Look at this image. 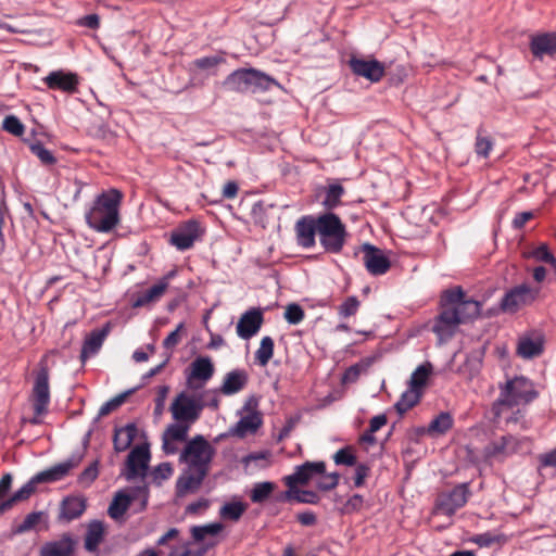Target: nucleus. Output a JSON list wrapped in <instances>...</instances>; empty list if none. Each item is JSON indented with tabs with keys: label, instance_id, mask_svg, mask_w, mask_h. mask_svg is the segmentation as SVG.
<instances>
[{
	"label": "nucleus",
	"instance_id": "obj_25",
	"mask_svg": "<svg viewBox=\"0 0 556 556\" xmlns=\"http://www.w3.org/2000/svg\"><path fill=\"white\" fill-rule=\"evenodd\" d=\"M530 50L535 59L556 55V33H543L531 36Z\"/></svg>",
	"mask_w": 556,
	"mask_h": 556
},
{
	"label": "nucleus",
	"instance_id": "obj_14",
	"mask_svg": "<svg viewBox=\"0 0 556 556\" xmlns=\"http://www.w3.org/2000/svg\"><path fill=\"white\" fill-rule=\"evenodd\" d=\"M470 496L468 483H462L455 486L446 494H442L438 501V509L446 515L452 516L455 511L466 505Z\"/></svg>",
	"mask_w": 556,
	"mask_h": 556
},
{
	"label": "nucleus",
	"instance_id": "obj_54",
	"mask_svg": "<svg viewBox=\"0 0 556 556\" xmlns=\"http://www.w3.org/2000/svg\"><path fill=\"white\" fill-rule=\"evenodd\" d=\"M359 307V301L356 296L352 295L345 299V301L339 306V315L341 317H350L357 313Z\"/></svg>",
	"mask_w": 556,
	"mask_h": 556
},
{
	"label": "nucleus",
	"instance_id": "obj_55",
	"mask_svg": "<svg viewBox=\"0 0 556 556\" xmlns=\"http://www.w3.org/2000/svg\"><path fill=\"white\" fill-rule=\"evenodd\" d=\"M169 392V387L164 384L160 386L156 390V397L154 400V416L160 417L163 415L165 409V401Z\"/></svg>",
	"mask_w": 556,
	"mask_h": 556
},
{
	"label": "nucleus",
	"instance_id": "obj_9",
	"mask_svg": "<svg viewBox=\"0 0 556 556\" xmlns=\"http://www.w3.org/2000/svg\"><path fill=\"white\" fill-rule=\"evenodd\" d=\"M203 232V228L198 220L189 219L170 232L168 242L178 251H187L194 245L195 241L201 239Z\"/></svg>",
	"mask_w": 556,
	"mask_h": 556
},
{
	"label": "nucleus",
	"instance_id": "obj_39",
	"mask_svg": "<svg viewBox=\"0 0 556 556\" xmlns=\"http://www.w3.org/2000/svg\"><path fill=\"white\" fill-rule=\"evenodd\" d=\"M452 426V416L448 413H441L429 424L427 432L430 435H441L446 433Z\"/></svg>",
	"mask_w": 556,
	"mask_h": 556
},
{
	"label": "nucleus",
	"instance_id": "obj_26",
	"mask_svg": "<svg viewBox=\"0 0 556 556\" xmlns=\"http://www.w3.org/2000/svg\"><path fill=\"white\" fill-rule=\"evenodd\" d=\"M87 508V500L83 495H68L63 498L60 505L58 519L70 522L79 518Z\"/></svg>",
	"mask_w": 556,
	"mask_h": 556
},
{
	"label": "nucleus",
	"instance_id": "obj_61",
	"mask_svg": "<svg viewBox=\"0 0 556 556\" xmlns=\"http://www.w3.org/2000/svg\"><path fill=\"white\" fill-rule=\"evenodd\" d=\"M76 25L96 30L100 27V16L96 13L81 16L76 21Z\"/></svg>",
	"mask_w": 556,
	"mask_h": 556
},
{
	"label": "nucleus",
	"instance_id": "obj_8",
	"mask_svg": "<svg viewBox=\"0 0 556 556\" xmlns=\"http://www.w3.org/2000/svg\"><path fill=\"white\" fill-rule=\"evenodd\" d=\"M442 302L451 305L460 324L477 318L481 313V303L473 300H466L462 288L457 287L444 291Z\"/></svg>",
	"mask_w": 556,
	"mask_h": 556
},
{
	"label": "nucleus",
	"instance_id": "obj_46",
	"mask_svg": "<svg viewBox=\"0 0 556 556\" xmlns=\"http://www.w3.org/2000/svg\"><path fill=\"white\" fill-rule=\"evenodd\" d=\"M344 193V188L339 184L329 185L326 190V197L323 204L327 208H333L340 203V199Z\"/></svg>",
	"mask_w": 556,
	"mask_h": 556
},
{
	"label": "nucleus",
	"instance_id": "obj_38",
	"mask_svg": "<svg viewBox=\"0 0 556 556\" xmlns=\"http://www.w3.org/2000/svg\"><path fill=\"white\" fill-rule=\"evenodd\" d=\"M225 61L224 56L214 54L193 60L191 66L200 71H205L207 74L215 75L217 66L225 63Z\"/></svg>",
	"mask_w": 556,
	"mask_h": 556
},
{
	"label": "nucleus",
	"instance_id": "obj_2",
	"mask_svg": "<svg viewBox=\"0 0 556 556\" xmlns=\"http://www.w3.org/2000/svg\"><path fill=\"white\" fill-rule=\"evenodd\" d=\"M538 397L533 382L523 377H515L500 386V396L493 403L492 413L497 422L521 424L526 428L523 417L525 409L520 405H527Z\"/></svg>",
	"mask_w": 556,
	"mask_h": 556
},
{
	"label": "nucleus",
	"instance_id": "obj_7",
	"mask_svg": "<svg viewBox=\"0 0 556 556\" xmlns=\"http://www.w3.org/2000/svg\"><path fill=\"white\" fill-rule=\"evenodd\" d=\"M348 232L338 215L326 213L318 216V237L321 247L330 253H339L345 243Z\"/></svg>",
	"mask_w": 556,
	"mask_h": 556
},
{
	"label": "nucleus",
	"instance_id": "obj_13",
	"mask_svg": "<svg viewBox=\"0 0 556 556\" xmlns=\"http://www.w3.org/2000/svg\"><path fill=\"white\" fill-rule=\"evenodd\" d=\"M50 403L49 370L41 366L38 370L33 388V405L36 417L47 413Z\"/></svg>",
	"mask_w": 556,
	"mask_h": 556
},
{
	"label": "nucleus",
	"instance_id": "obj_16",
	"mask_svg": "<svg viewBox=\"0 0 556 556\" xmlns=\"http://www.w3.org/2000/svg\"><path fill=\"white\" fill-rule=\"evenodd\" d=\"M264 323V314L260 307H251L239 318L236 332L242 340H250L258 333Z\"/></svg>",
	"mask_w": 556,
	"mask_h": 556
},
{
	"label": "nucleus",
	"instance_id": "obj_10",
	"mask_svg": "<svg viewBox=\"0 0 556 556\" xmlns=\"http://www.w3.org/2000/svg\"><path fill=\"white\" fill-rule=\"evenodd\" d=\"M539 292V288H531L527 283L519 285L505 293L501 301V308L504 312L515 313L521 306L531 304Z\"/></svg>",
	"mask_w": 556,
	"mask_h": 556
},
{
	"label": "nucleus",
	"instance_id": "obj_29",
	"mask_svg": "<svg viewBox=\"0 0 556 556\" xmlns=\"http://www.w3.org/2000/svg\"><path fill=\"white\" fill-rule=\"evenodd\" d=\"M248 374L244 369H235L226 374L219 388L224 395H233L240 392L248 383Z\"/></svg>",
	"mask_w": 556,
	"mask_h": 556
},
{
	"label": "nucleus",
	"instance_id": "obj_60",
	"mask_svg": "<svg viewBox=\"0 0 556 556\" xmlns=\"http://www.w3.org/2000/svg\"><path fill=\"white\" fill-rule=\"evenodd\" d=\"M364 368L365 367L362 364H355V365L350 366L343 374L342 382L343 383H353V382L357 381V379L359 378Z\"/></svg>",
	"mask_w": 556,
	"mask_h": 556
},
{
	"label": "nucleus",
	"instance_id": "obj_21",
	"mask_svg": "<svg viewBox=\"0 0 556 556\" xmlns=\"http://www.w3.org/2000/svg\"><path fill=\"white\" fill-rule=\"evenodd\" d=\"M150 460V452L148 446L137 445L134 447L127 457V473L128 480L135 479L139 476H144Z\"/></svg>",
	"mask_w": 556,
	"mask_h": 556
},
{
	"label": "nucleus",
	"instance_id": "obj_4",
	"mask_svg": "<svg viewBox=\"0 0 556 556\" xmlns=\"http://www.w3.org/2000/svg\"><path fill=\"white\" fill-rule=\"evenodd\" d=\"M83 460V454H73L67 459L36 473L10 497L13 504L28 500L40 483H51L64 479L72 469L78 467Z\"/></svg>",
	"mask_w": 556,
	"mask_h": 556
},
{
	"label": "nucleus",
	"instance_id": "obj_30",
	"mask_svg": "<svg viewBox=\"0 0 556 556\" xmlns=\"http://www.w3.org/2000/svg\"><path fill=\"white\" fill-rule=\"evenodd\" d=\"M109 333V327L103 329L93 330L84 341L80 359L85 363L89 357L96 355L101 349L106 336Z\"/></svg>",
	"mask_w": 556,
	"mask_h": 556
},
{
	"label": "nucleus",
	"instance_id": "obj_59",
	"mask_svg": "<svg viewBox=\"0 0 556 556\" xmlns=\"http://www.w3.org/2000/svg\"><path fill=\"white\" fill-rule=\"evenodd\" d=\"M41 516V511H34L28 514L23 522L18 526L17 532L22 533L31 530L40 521Z\"/></svg>",
	"mask_w": 556,
	"mask_h": 556
},
{
	"label": "nucleus",
	"instance_id": "obj_52",
	"mask_svg": "<svg viewBox=\"0 0 556 556\" xmlns=\"http://www.w3.org/2000/svg\"><path fill=\"white\" fill-rule=\"evenodd\" d=\"M30 151L35 154L42 164L52 165L56 162V159L52 152L43 147L41 143H34L30 146Z\"/></svg>",
	"mask_w": 556,
	"mask_h": 556
},
{
	"label": "nucleus",
	"instance_id": "obj_22",
	"mask_svg": "<svg viewBox=\"0 0 556 556\" xmlns=\"http://www.w3.org/2000/svg\"><path fill=\"white\" fill-rule=\"evenodd\" d=\"M250 403L244 406L245 414L241 416L238 422L231 428V434L238 438H244L254 434L263 424V418L256 409H250Z\"/></svg>",
	"mask_w": 556,
	"mask_h": 556
},
{
	"label": "nucleus",
	"instance_id": "obj_11",
	"mask_svg": "<svg viewBox=\"0 0 556 556\" xmlns=\"http://www.w3.org/2000/svg\"><path fill=\"white\" fill-rule=\"evenodd\" d=\"M214 365L210 357H197L186 371L188 389L200 390L213 377Z\"/></svg>",
	"mask_w": 556,
	"mask_h": 556
},
{
	"label": "nucleus",
	"instance_id": "obj_40",
	"mask_svg": "<svg viewBox=\"0 0 556 556\" xmlns=\"http://www.w3.org/2000/svg\"><path fill=\"white\" fill-rule=\"evenodd\" d=\"M432 366L430 363L419 365L410 376L409 387L421 391L426 386L427 380L431 374Z\"/></svg>",
	"mask_w": 556,
	"mask_h": 556
},
{
	"label": "nucleus",
	"instance_id": "obj_34",
	"mask_svg": "<svg viewBox=\"0 0 556 556\" xmlns=\"http://www.w3.org/2000/svg\"><path fill=\"white\" fill-rule=\"evenodd\" d=\"M132 501V496H130L126 492H118L114 496L113 501L111 502L108 514L109 516L114 519L118 520L124 516V514L129 508Z\"/></svg>",
	"mask_w": 556,
	"mask_h": 556
},
{
	"label": "nucleus",
	"instance_id": "obj_28",
	"mask_svg": "<svg viewBox=\"0 0 556 556\" xmlns=\"http://www.w3.org/2000/svg\"><path fill=\"white\" fill-rule=\"evenodd\" d=\"M75 541L66 533L61 539L47 542L40 548L39 556H71L74 552Z\"/></svg>",
	"mask_w": 556,
	"mask_h": 556
},
{
	"label": "nucleus",
	"instance_id": "obj_35",
	"mask_svg": "<svg viewBox=\"0 0 556 556\" xmlns=\"http://www.w3.org/2000/svg\"><path fill=\"white\" fill-rule=\"evenodd\" d=\"M248 505L242 501L225 503L219 509V516L224 520L238 521L245 513Z\"/></svg>",
	"mask_w": 556,
	"mask_h": 556
},
{
	"label": "nucleus",
	"instance_id": "obj_20",
	"mask_svg": "<svg viewBox=\"0 0 556 556\" xmlns=\"http://www.w3.org/2000/svg\"><path fill=\"white\" fill-rule=\"evenodd\" d=\"M522 440L514 435H503L498 440L492 441L484 448V455L488 458L504 459L521 448Z\"/></svg>",
	"mask_w": 556,
	"mask_h": 556
},
{
	"label": "nucleus",
	"instance_id": "obj_48",
	"mask_svg": "<svg viewBox=\"0 0 556 556\" xmlns=\"http://www.w3.org/2000/svg\"><path fill=\"white\" fill-rule=\"evenodd\" d=\"M529 256L538 262L549 264L556 270V257L553 255L546 244H541L534 249L532 252H530Z\"/></svg>",
	"mask_w": 556,
	"mask_h": 556
},
{
	"label": "nucleus",
	"instance_id": "obj_17",
	"mask_svg": "<svg viewBox=\"0 0 556 556\" xmlns=\"http://www.w3.org/2000/svg\"><path fill=\"white\" fill-rule=\"evenodd\" d=\"M42 83L50 90H58L64 93H75L78 90L79 78L76 73L58 70L50 72L42 78Z\"/></svg>",
	"mask_w": 556,
	"mask_h": 556
},
{
	"label": "nucleus",
	"instance_id": "obj_62",
	"mask_svg": "<svg viewBox=\"0 0 556 556\" xmlns=\"http://www.w3.org/2000/svg\"><path fill=\"white\" fill-rule=\"evenodd\" d=\"M210 506V501L207 498H199L192 503H190L186 507V513L189 515H199L204 513Z\"/></svg>",
	"mask_w": 556,
	"mask_h": 556
},
{
	"label": "nucleus",
	"instance_id": "obj_41",
	"mask_svg": "<svg viewBox=\"0 0 556 556\" xmlns=\"http://www.w3.org/2000/svg\"><path fill=\"white\" fill-rule=\"evenodd\" d=\"M470 542L478 545L479 547H490L494 544L505 543L506 536L502 533L488 531L475 534L472 538H470Z\"/></svg>",
	"mask_w": 556,
	"mask_h": 556
},
{
	"label": "nucleus",
	"instance_id": "obj_50",
	"mask_svg": "<svg viewBox=\"0 0 556 556\" xmlns=\"http://www.w3.org/2000/svg\"><path fill=\"white\" fill-rule=\"evenodd\" d=\"M283 316L290 325H298L304 319L305 313L299 304L291 303L286 307Z\"/></svg>",
	"mask_w": 556,
	"mask_h": 556
},
{
	"label": "nucleus",
	"instance_id": "obj_32",
	"mask_svg": "<svg viewBox=\"0 0 556 556\" xmlns=\"http://www.w3.org/2000/svg\"><path fill=\"white\" fill-rule=\"evenodd\" d=\"M105 528L102 521L93 520L88 525L85 535L86 551L93 553L104 539Z\"/></svg>",
	"mask_w": 556,
	"mask_h": 556
},
{
	"label": "nucleus",
	"instance_id": "obj_42",
	"mask_svg": "<svg viewBox=\"0 0 556 556\" xmlns=\"http://www.w3.org/2000/svg\"><path fill=\"white\" fill-rule=\"evenodd\" d=\"M223 529L224 526L220 522L194 526L191 528V535L195 542H202L206 536L217 535Z\"/></svg>",
	"mask_w": 556,
	"mask_h": 556
},
{
	"label": "nucleus",
	"instance_id": "obj_5",
	"mask_svg": "<svg viewBox=\"0 0 556 556\" xmlns=\"http://www.w3.org/2000/svg\"><path fill=\"white\" fill-rule=\"evenodd\" d=\"M274 85L275 78L255 68H239L230 73L224 80V86L236 92L267 91Z\"/></svg>",
	"mask_w": 556,
	"mask_h": 556
},
{
	"label": "nucleus",
	"instance_id": "obj_1",
	"mask_svg": "<svg viewBox=\"0 0 556 556\" xmlns=\"http://www.w3.org/2000/svg\"><path fill=\"white\" fill-rule=\"evenodd\" d=\"M203 410L204 404L197 390L187 388L177 393L169 406L174 422L167 425L162 434V450L166 455L178 453L179 444L187 440Z\"/></svg>",
	"mask_w": 556,
	"mask_h": 556
},
{
	"label": "nucleus",
	"instance_id": "obj_18",
	"mask_svg": "<svg viewBox=\"0 0 556 556\" xmlns=\"http://www.w3.org/2000/svg\"><path fill=\"white\" fill-rule=\"evenodd\" d=\"M325 469L324 462H306L296 466L292 475L286 476L283 482L289 489H294L296 485L306 484L314 477L325 473Z\"/></svg>",
	"mask_w": 556,
	"mask_h": 556
},
{
	"label": "nucleus",
	"instance_id": "obj_45",
	"mask_svg": "<svg viewBox=\"0 0 556 556\" xmlns=\"http://www.w3.org/2000/svg\"><path fill=\"white\" fill-rule=\"evenodd\" d=\"M275 489V484L269 481L255 483L251 490V501L253 503H262L266 501Z\"/></svg>",
	"mask_w": 556,
	"mask_h": 556
},
{
	"label": "nucleus",
	"instance_id": "obj_27",
	"mask_svg": "<svg viewBox=\"0 0 556 556\" xmlns=\"http://www.w3.org/2000/svg\"><path fill=\"white\" fill-rule=\"evenodd\" d=\"M543 350L544 339L541 334L523 336L518 340L517 354L525 359L540 356Z\"/></svg>",
	"mask_w": 556,
	"mask_h": 556
},
{
	"label": "nucleus",
	"instance_id": "obj_24",
	"mask_svg": "<svg viewBox=\"0 0 556 556\" xmlns=\"http://www.w3.org/2000/svg\"><path fill=\"white\" fill-rule=\"evenodd\" d=\"M298 244L309 249L315 245V236L318 235V217L303 216L295 224Z\"/></svg>",
	"mask_w": 556,
	"mask_h": 556
},
{
	"label": "nucleus",
	"instance_id": "obj_53",
	"mask_svg": "<svg viewBox=\"0 0 556 556\" xmlns=\"http://www.w3.org/2000/svg\"><path fill=\"white\" fill-rule=\"evenodd\" d=\"M130 392L131 391L118 394L117 396L105 402L99 409V416H106L108 414L119 407L125 402L126 397L130 394Z\"/></svg>",
	"mask_w": 556,
	"mask_h": 556
},
{
	"label": "nucleus",
	"instance_id": "obj_56",
	"mask_svg": "<svg viewBox=\"0 0 556 556\" xmlns=\"http://www.w3.org/2000/svg\"><path fill=\"white\" fill-rule=\"evenodd\" d=\"M333 460L337 465L353 466L356 464V457L350 447L340 448L333 455Z\"/></svg>",
	"mask_w": 556,
	"mask_h": 556
},
{
	"label": "nucleus",
	"instance_id": "obj_64",
	"mask_svg": "<svg viewBox=\"0 0 556 556\" xmlns=\"http://www.w3.org/2000/svg\"><path fill=\"white\" fill-rule=\"evenodd\" d=\"M369 473V467L365 464H358L355 468L354 485L359 488L364 484Z\"/></svg>",
	"mask_w": 556,
	"mask_h": 556
},
{
	"label": "nucleus",
	"instance_id": "obj_37",
	"mask_svg": "<svg viewBox=\"0 0 556 556\" xmlns=\"http://www.w3.org/2000/svg\"><path fill=\"white\" fill-rule=\"evenodd\" d=\"M274 340L269 336H265L262 338L258 349L254 354L255 362L265 367L274 355Z\"/></svg>",
	"mask_w": 556,
	"mask_h": 556
},
{
	"label": "nucleus",
	"instance_id": "obj_43",
	"mask_svg": "<svg viewBox=\"0 0 556 556\" xmlns=\"http://www.w3.org/2000/svg\"><path fill=\"white\" fill-rule=\"evenodd\" d=\"M494 142L492 138L484 134L482 128L477 130L475 152L480 157H488L493 149Z\"/></svg>",
	"mask_w": 556,
	"mask_h": 556
},
{
	"label": "nucleus",
	"instance_id": "obj_58",
	"mask_svg": "<svg viewBox=\"0 0 556 556\" xmlns=\"http://www.w3.org/2000/svg\"><path fill=\"white\" fill-rule=\"evenodd\" d=\"M364 498L359 494H354L344 504L342 508L343 514H353L359 511L363 507Z\"/></svg>",
	"mask_w": 556,
	"mask_h": 556
},
{
	"label": "nucleus",
	"instance_id": "obj_33",
	"mask_svg": "<svg viewBox=\"0 0 556 556\" xmlns=\"http://www.w3.org/2000/svg\"><path fill=\"white\" fill-rule=\"evenodd\" d=\"M165 291H166V282L157 281L155 285L150 287L148 290L139 293L135 298V300L132 302V306L134 307H142V306L149 305L150 303H154L163 296Z\"/></svg>",
	"mask_w": 556,
	"mask_h": 556
},
{
	"label": "nucleus",
	"instance_id": "obj_49",
	"mask_svg": "<svg viewBox=\"0 0 556 556\" xmlns=\"http://www.w3.org/2000/svg\"><path fill=\"white\" fill-rule=\"evenodd\" d=\"M2 128L7 132L16 137H21L25 131L24 124L15 115L5 116L2 122Z\"/></svg>",
	"mask_w": 556,
	"mask_h": 556
},
{
	"label": "nucleus",
	"instance_id": "obj_12",
	"mask_svg": "<svg viewBox=\"0 0 556 556\" xmlns=\"http://www.w3.org/2000/svg\"><path fill=\"white\" fill-rule=\"evenodd\" d=\"M349 66L354 75L363 77L371 83L380 81L386 73L383 63L374 58L365 59L352 55L349 60Z\"/></svg>",
	"mask_w": 556,
	"mask_h": 556
},
{
	"label": "nucleus",
	"instance_id": "obj_19",
	"mask_svg": "<svg viewBox=\"0 0 556 556\" xmlns=\"http://www.w3.org/2000/svg\"><path fill=\"white\" fill-rule=\"evenodd\" d=\"M442 306L443 309L433 325V331L438 334L440 341H446L454 336L460 321L451 305L442 302Z\"/></svg>",
	"mask_w": 556,
	"mask_h": 556
},
{
	"label": "nucleus",
	"instance_id": "obj_57",
	"mask_svg": "<svg viewBox=\"0 0 556 556\" xmlns=\"http://www.w3.org/2000/svg\"><path fill=\"white\" fill-rule=\"evenodd\" d=\"M323 477L317 482V488L321 491H329L334 489L339 483V473L332 472L329 475H321Z\"/></svg>",
	"mask_w": 556,
	"mask_h": 556
},
{
	"label": "nucleus",
	"instance_id": "obj_44",
	"mask_svg": "<svg viewBox=\"0 0 556 556\" xmlns=\"http://www.w3.org/2000/svg\"><path fill=\"white\" fill-rule=\"evenodd\" d=\"M283 500H295L299 503L306 504H316L318 502V495L313 491H303L294 489H289L285 492Z\"/></svg>",
	"mask_w": 556,
	"mask_h": 556
},
{
	"label": "nucleus",
	"instance_id": "obj_36",
	"mask_svg": "<svg viewBox=\"0 0 556 556\" xmlns=\"http://www.w3.org/2000/svg\"><path fill=\"white\" fill-rule=\"evenodd\" d=\"M421 397V391L408 388L404 391L400 400L395 403V409L400 415L405 414L412 407H414Z\"/></svg>",
	"mask_w": 556,
	"mask_h": 556
},
{
	"label": "nucleus",
	"instance_id": "obj_63",
	"mask_svg": "<svg viewBox=\"0 0 556 556\" xmlns=\"http://www.w3.org/2000/svg\"><path fill=\"white\" fill-rule=\"evenodd\" d=\"M184 328V324H179L163 341V346L167 350L174 349L180 341L179 332Z\"/></svg>",
	"mask_w": 556,
	"mask_h": 556
},
{
	"label": "nucleus",
	"instance_id": "obj_3",
	"mask_svg": "<svg viewBox=\"0 0 556 556\" xmlns=\"http://www.w3.org/2000/svg\"><path fill=\"white\" fill-rule=\"evenodd\" d=\"M122 200L123 193L117 189L98 194L85 213V220L89 228L100 233L112 231L121 222Z\"/></svg>",
	"mask_w": 556,
	"mask_h": 556
},
{
	"label": "nucleus",
	"instance_id": "obj_51",
	"mask_svg": "<svg viewBox=\"0 0 556 556\" xmlns=\"http://www.w3.org/2000/svg\"><path fill=\"white\" fill-rule=\"evenodd\" d=\"M220 391L217 389H206V390H198V395L202 399V403L205 407H210L213 409H217L219 406L218 393Z\"/></svg>",
	"mask_w": 556,
	"mask_h": 556
},
{
	"label": "nucleus",
	"instance_id": "obj_23",
	"mask_svg": "<svg viewBox=\"0 0 556 556\" xmlns=\"http://www.w3.org/2000/svg\"><path fill=\"white\" fill-rule=\"evenodd\" d=\"M207 475V471L186 467L176 483L177 495L197 492Z\"/></svg>",
	"mask_w": 556,
	"mask_h": 556
},
{
	"label": "nucleus",
	"instance_id": "obj_47",
	"mask_svg": "<svg viewBox=\"0 0 556 556\" xmlns=\"http://www.w3.org/2000/svg\"><path fill=\"white\" fill-rule=\"evenodd\" d=\"M99 476V460L91 463L78 476L77 482L83 488H89Z\"/></svg>",
	"mask_w": 556,
	"mask_h": 556
},
{
	"label": "nucleus",
	"instance_id": "obj_6",
	"mask_svg": "<svg viewBox=\"0 0 556 556\" xmlns=\"http://www.w3.org/2000/svg\"><path fill=\"white\" fill-rule=\"evenodd\" d=\"M182 450L179 448V462L186 467L210 472L216 448L202 434L186 440Z\"/></svg>",
	"mask_w": 556,
	"mask_h": 556
},
{
	"label": "nucleus",
	"instance_id": "obj_15",
	"mask_svg": "<svg viewBox=\"0 0 556 556\" xmlns=\"http://www.w3.org/2000/svg\"><path fill=\"white\" fill-rule=\"evenodd\" d=\"M362 252L363 263L370 275L381 276L390 269L391 262L381 249L365 243L362 245Z\"/></svg>",
	"mask_w": 556,
	"mask_h": 556
},
{
	"label": "nucleus",
	"instance_id": "obj_31",
	"mask_svg": "<svg viewBox=\"0 0 556 556\" xmlns=\"http://www.w3.org/2000/svg\"><path fill=\"white\" fill-rule=\"evenodd\" d=\"M138 428L135 424H127L124 427L116 428L113 435L114 450L117 453L128 450L137 437Z\"/></svg>",
	"mask_w": 556,
	"mask_h": 556
}]
</instances>
